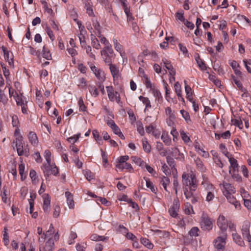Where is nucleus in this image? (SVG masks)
I'll use <instances>...</instances> for the list:
<instances>
[{
    "label": "nucleus",
    "instance_id": "nucleus-23",
    "mask_svg": "<svg viewBox=\"0 0 251 251\" xmlns=\"http://www.w3.org/2000/svg\"><path fill=\"white\" fill-rule=\"evenodd\" d=\"M42 56L48 60L52 59L51 54L50 50L44 46L42 50Z\"/></svg>",
    "mask_w": 251,
    "mask_h": 251
},
{
    "label": "nucleus",
    "instance_id": "nucleus-2",
    "mask_svg": "<svg viewBox=\"0 0 251 251\" xmlns=\"http://www.w3.org/2000/svg\"><path fill=\"white\" fill-rule=\"evenodd\" d=\"M103 60L107 65H111L115 59V54L112 47H104L100 51Z\"/></svg>",
    "mask_w": 251,
    "mask_h": 251
},
{
    "label": "nucleus",
    "instance_id": "nucleus-55",
    "mask_svg": "<svg viewBox=\"0 0 251 251\" xmlns=\"http://www.w3.org/2000/svg\"><path fill=\"white\" fill-rule=\"evenodd\" d=\"M12 122L13 126L19 127V121L18 120V117L16 115L12 116Z\"/></svg>",
    "mask_w": 251,
    "mask_h": 251
},
{
    "label": "nucleus",
    "instance_id": "nucleus-19",
    "mask_svg": "<svg viewBox=\"0 0 251 251\" xmlns=\"http://www.w3.org/2000/svg\"><path fill=\"white\" fill-rule=\"evenodd\" d=\"M65 197L67 199V202L70 208H74V201L73 200V195L69 191L65 192Z\"/></svg>",
    "mask_w": 251,
    "mask_h": 251
},
{
    "label": "nucleus",
    "instance_id": "nucleus-51",
    "mask_svg": "<svg viewBox=\"0 0 251 251\" xmlns=\"http://www.w3.org/2000/svg\"><path fill=\"white\" fill-rule=\"evenodd\" d=\"M80 135V133H79L76 135H74L73 136H71V137L68 138L67 140L70 143H71L72 144H74L79 139Z\"/></svg>",
    "mask_w": 251,
    "mask_h": 251
},
{
    "label": "nucleus",
    "instance_id": "nucleus-40",
    "mask_svg": "<svg viewBox=\"0 0 251 251\" xmlns=\"http://www.w3.org/2000/svg\"><path fill=\"white\" fill-rule=\"evenodd\" d=\"M35 198V195H31L30 199L28 200L29 204V213H32L34 209V199Z\"/></svg>",
    "mask_w": 251,
    "mask_h": 251
},
{
    "label": "nucleus",
    "instance_id": "nucleus-13",
    "mask_svg": "<svg viewBox=\"0 0 251 251\" xmlns=\"http://www.w3.org/2000/svg\"><path fill=\"white\" fill-rule=\"evenodd\" d=\"M225 196L226 197L228 201L234 205L236 208H240L241 206L240 203L236 200V198L232 194L226 193V194H225Z\"/></svg>",
    "mask_w": 251,
    "mask_h": 251
},
{
    "label": "nucleus",
    "instance_id": "nucleus-37",
    "mask_svg": "<svg viewBox=\"0 0 251 251\" xmlns=\"http://www.w3.org/2000/svg\"><path fill=\"white\" fill-rule=\"evenodd\" d=\"M89 91L91 95L94 97H97L99 95L98 90L94 86L90 85L89 87Z\"/></svg>",
    "mask_w": 251,
    "mask_h": 251
},
{
    "label": "nucleus",
    "instance_id": "nucleus-62",
    "mask_svg": "<svg viewBox=\"0 0 251 251\" xmlns=\"http://www.w3.org/2000/svg\"><path fill=\"white\" fill-rule=\"evenodd\" d=\"M29 176L34 182L36 181V172L34 170H31L29 173Z\"/></svg>",
    "mask_w": 251,
    "mask_h": 251
},
{
    "label": "nucleus",
    "instance_id": "nucleus-41",
    "mask_svg": "<svg viewBox=\"0 0 251 251\" xmlns=\"http://www.w3.org/2000/svg\"><path fill=\"white\" fill-rule=\"evenodd\" d=\"M194 192H192V196L189 198L188 200L191 199V201L192 204H195L197 202H199L200 201V198L197 195H194Z\"/></svg>",
    "mask_w": 251,
    "mask_h": 251
},
{
    "label": "nucleus",
    "instance_id": "nucleus-14",
    "mask_svg": "<svg viewBox=\"0 0 251 251\" xmlns=\"http://www.w3.org/2000/svg\"><path fill=\"white\" fill-rule=\"evenodd\" d=\"M54 248V241L51 238H50L46 243L45 246L40 247L39 251H52Z\"/></svg>",
    "mask_w": 251,
    "mask_h": 251
},
{
    "label": "nucleus",
    "instance_id": "nucleus-46",
    "mask_svg": "<svg viewBox=\"0 0 251 251\" xmlns=\"http://www.w3.org/2000/svg\"><path fill=\"white\" fill-rule=\"evenodd\" d=\"M78 104L79 106V110L81 111L85 112L87 110V107L84 103V101L82 98H79L78 101Z\"/></svg>",
    "mask_w": 251,
    "mask_h": 251
},
{
    "label": "nucleus",
    "instance_id": "nucleus-32",
    "mask_svg": "<svg viewBox=\"0 0 251 251\" xmlns=\"http://www.w3.org/2000/svg\"><path fill=\"white\" fill-rule=\"evenodd\" d=\"M91 239L93 241H106L108 240V238L104 236H100L97 234H93L90 237Z\"/></svg>",
    "mask_w": 251,
    "mask_h": 251
},
{
    "label": "nucleus",
    "instance_id": "nucleus-36",
    "mask_svg": "<svg viewBox=\"0 0 251 251\" xmlns=\"http://www.w3.org/2000/svg\"><path fill=\"white\" fill-rule=\"evenodd\" d=\"M137 126V130L138 133L141 135L143 136L145 134V131L143 125L141 122L138 121L136 123Z\"/></svg>",
    "mask_w": 251,
    "mask_h": 251
},
{
    "label": "nucleus",
    "instance_id": "nucleus-22",
    "mask_svg": "<svg viewBox=\"0 0 251 251\" xmlns=\"http://www.w3.org/2000/svg\"><path fill=\"white\" fill-rule=\"evenodd\" d=\"M232 237L234 242L238 244L239 246L241 247L244 246L245 243L244 241L242 240L240 235H239L236 232L232 233Z\"/></svg>",
    "mask_w": 251,
    "mask_h": 251
},
{
    "label": "nucleus",
    "instance_id": "nucleus-38",
    "mask_svg": "<svg viewBox=\"0 0 251 251\" xmlns=\"http://www.w3.org/2000/svg\"><path fill=\"white\" fill-rule=\"evenodd\" d=\"M144 83L145 84L147 88H150V90L153 88L154 86L152 85L150 79L148 77L147 75H144Z\"/></svg>",
    "mask_w": 251,
    "mask_h": 251
},
{
    "label": "nucleus",
    "instance_id": "nucleus-58",
    "mask_svg": "<svg viewBox=\"0 0 251 251\" xmlns=\"http://www.w3.org/2000/svg\"><path fill=\"white\" fill-rule=\"evenodd\" d=\"M92 134L95 139L97 141H101V138L100 136L99 133L97 130H94L92 131Z\"/></svg>",
    "mask_w": 251,
    "mask_h": 251
},
{
    "label": "nucleus",
    "instance_id": "nucleus-21",
    "mask_svg": "<svg viewBox=\"0 0 251 251\" xmlns=\"http://www.w3.org/2000/svg\"><path fill=\"white\" fill-rule=\"evenodd\" d=\"M184 83L185 84V91L186 92V98L190 101H192V89L187 84V82L186 80L184 81Z\"/></svg>",
    "mask_w": 251,
    "mask_h": 251
},
{
    "label": "nucleus",
    "instance_id": "nucleus-12",
    "mask_svg": "<svg viewBox=\"0 0 251 251\" xmlns=\"http://www.w3.org/2000/svg\"><path fill=\"white\" fill-rule=\"evenodd\" d=\"M113 46L116 50L118 52H119L120 54V55L121 57L124 59L125 57L126 56V53L124 51H123V46L121 44H120L118 40L114 38L113 39Z\"/></svg>",
    "mask_w": 251,
    "mask_h": 251
},
{
    "label": "nucleus",
    "instance_id": "nucleus-15",
    "mask_svg": "<svg viewBox=\"0 0 251 251\" xmlns=\"http://www.w3.org/2000/svg\"><path fill=\"white\" fill-rule=\"evenodd\" d=\"M29 142L33 146H37L38 144V139L36 134L33 131H30L28 134Z\"/></svg>",
    "mask_w": 251,
    "mask_h": 251
},
{
    "label": "nucleus",
    "instance_id": "nucleus-53",
    "mask_svg": "<svg viewBox=\"0 0 251 251\" xmlns=\"http://www.w3.org/2000/svg\"><path fill=\"white\" fill-rule=\"evenodd\" d=\"M165 113H166V114L169 117L170 119L175 118V115L174 114V112H173L171 107H167L165 109Z\"/></svg>",
    "mask_w": 251,
    "mask_h": 251
},
{
    "label": "nucleus",
    "instance_id": "nucleus-33",
    "mask_svg": "<svg viewBox=\"0 0 251 251\" xmlns=\"http://www.w3.org/2000/svg\"><path fill=\"white\" fill-rule=\"evenodd\" d=\"M180 113L182 115V116L183 118L185 119L187 123L190 124L191 123V120L190 118V116L188 112H187L186 111L182 109L180 111Z\"/></svg>",
    "mask_w": 251,
    "mask_h": 251
},
{
    "label": "nucleus",
    "instance_id": "nucleus-31",
    "mask_svg": "<svg viewBox=\"0 0 251 251\" xmlns=\"http://www.w3.org/2000/svg\"><path fill=\"white\" fill-rule=\"evenodd\" d=\"M141 243L145 246L146 247L149 249H152L153 248V245L151 242V241L145 238H141L140 239Z\"/></svg>",
    "mask_w": 251,
    "mask_h": 251
},
{
    "label": "nucleus",
    "instance_id": "nucleus-11",
    "mask_svg": "<svg viewBox=\"0 0 251 251\" xmlns=\"http://www.w3.org/2000/svg\"><path fill=\"white\" fill-rule=\"evenodd\" d=\"M44 199L43 208L44 212L46 213L49 212L50 204V198L48 194H45L43 196Z\"/></svg>",
    "mask_w": 251,
    "mask_h": 251
},
{
    "label": "nucleus",
    "instance_id": "nucleus-35",
    "mask_svg": "<svg viewBox=\"0 0 251 251\" xmlns=\"http://www.w3.org/2000/svg\"><path fill=\"white\" fill-rule=\"evenodd\" d=\"M195 59L197 64L201 70L204 71L206 70V67L204 64V61L200 57V56L196 57Z\"/></svg>",
    "mask_w": 251,
    "mask_h": 251
},
{
    "label": "nucleus",
    "instance_id": "nucleus-8",
    "mask_svg": "<svg viewBox=\"0 0 251 251\" xmlns=\"http://www.w3.org/2000/svg\"><path fill=\"white\" fill-rule=\"evenodd\" d=\"M225 155L228 158V161L230 163V170L229 173H231V172H236L238 170L239 165L237 160L234 157H232L231 155H228L229 154L228 152L226 151V153L224 152Z\"/></svg>",
    "mask_w": 251,
    "mask_h": 251
},
{
    "label": "nucleus",
    "instance_id": "nucleus-3",
    "mask_svg": "<svg viewBox=\"0 0 251 251\" xmlns=\"http://www.w3.org/2000/svg\"><path fill=\"white\" fill-rule=\"evenodd\" d=\"M106 89L109 100L113 101L115 100L118 103H121V98L119 93L116 92L114 90V88L112 86H106Z\"/></svg>",
    "mask_w": 251,
    "mask_h": 251
},
{
    "label": "nucleus",
    "instance_id": "nucleus-24",
    "mask_svg": "<svg viewBox=\"0 0 251 251\" xmlns=\"http://www.w3.org/2000/svg\"><path fill=\"white\" fill-rule=\"evenodd\" d=\"M161 139L166 146H169L172 143L171 139L166 132L164 131L162 133Z\"/></svg>",
    "mask_w": 251,
    "mask_h": 251
},
{
    "label": "nucleus",
    "instance_id": "nucleus-39",
    "mask_svg": "<svg viewBox=\"0 0 251 251\" xmlns=\"http://www.w3.org/2000/svg\"><path fill=\"white\" fill-rule=\"evenodd\" d=\"M25 168V165L23 163L19 164V172L21 176V178L22 180H24L26 177L25 175H24Z\"/></svg>",
    "mask_w": 251,
    "mask_h": 251
},
{
    "label": "nucleus",
    "instance_id": "nucleus-57",
    "mask_svg": "<svg viewBox=\"0 0 251 251\" xmlns=\"http://www.w3.org/2000/svg\"><path fill=\"white\" fill-rule=\"evenodd\" d=\"M92 25L96 31H99L101 29V27L97 20H93Z\"/></svg>",
    "mask_w": 251,
    "mask_h": 251
},
{
    "label": "nucleus",
    "instance_id": "nucleus-42",
    "mask_svg": "<svg viewBox=\"0 0 251 251\" xmlns=\"http://www.w3.org/2000/svg\"><path fill=\"white\" fill-rule=\"evenodd\" d=\"M243 63L248 72L251 74V59H244Z\"/></svg>",
    "mask_w": 251,
    "mask_h": 251
},
{
    "label": "nucleus",
    "instance_id": "nucleus-63",
    "mask_svg": "<svg viewBox=\"0 0 251 251\" xmlns=\"http://www.w3.org/2000/svg\"><path fill=\"white\" fill-rule=\"evenodd\" d=\"M85 8L86 9L87 13L89 16H93L94 15V12L92 7V5L89 4V5H85Z\"/></svg>",
    "mask_w": 251,
    "mask_h": 251
},
{
    "label": "nucleus",
    "instance_id": "nucleus-6",
    "mask_svg": "<svg viewBox=\"0 0 251 251\" xmlns=\"http://www.w3.org/2000/svg\"><path fill=\"white\" fill-rule=\"evenodd\" d=\"M201 228L205 230H210L213 227L212 223L210 219L207 216L201 217Z\"/></svg>",
    "mask_w": 251,
    "mask_h": 251
},
{
    "label": "nucleus",
    "instance_id": "nucleus-64",
    "mask_svg": "<svg viewBox=\"0 0 251 251\" xmlns=\"http://www.w3.org/2000/svg\"><path fill=\"white\" fill-rule=\"evenodd\" d=\"M232 177L235 179L236 180L238 181H240L242 180V177L240 176H239L236 172H231V173H230Z\"/></svg>",
    "mask_w": 251,
    "mask_h": 251
},
{
    "label": "nucleus",
    "instance_id": "nucleus-27",
    "mask_svg": "<svg viewBox=\"0 0 251 251\" xmlns=\"http://www.w3.org/2000/svg\"><path fill=\"white\" fill-rule=\"evenodd\" d=\"M160 179V184L162 185L166 191H168L167 187L170 183V179L168 177L165 176L161 177Z\"/></svg>",
    "mask_w": 251,
    "mask_h": 251
},
{
    "label": "nucleus",
    "instance_id": "nucleus-61",
    "mask_svg": "<svg viewBox=\"0 0 251 251\" xmlns=\"http://www.w3.org/2000/svg\"><path fill=\"white\" fill-rule=\"evenodd\" d=\"M167 162L170 167L172 168L175 167V163L174 159L171 156H167L166 157Z\"/></svg>",
    "mask_w": 251,
    "mask_h": 251
},
{
    "label": "nucleus",
    "instance_id": "nucleus-26",
    "mask_svg": "<svg viewBox=\"0 0 251 251\" xmlns=\"http://www.w3.org/2000/svg\"><path fill=\"white\" fill-rule=\"evenodd\" d=\"M144 179L146 180L147 187L149 188L152 193L156 194L157 191V188L154 186L153 183L150 181V179L146 178L145 177H144Z\"/></svg>",
    "mask_w": 251,
    "mask_h": 251
},
{
    "label": "nucleus",
    "instance_id": "nucleus-25",
    "mask_svg": "<svg viewBox=\"0 0 251 251\" xmlns=\"http://www.w3.org/2000/svg\"><path fill=\"white\" fill-rule=\"evenodd\" d=\"M90 37L92 47L97 50L100 49V45L99 43V41L96 37V36L94 34L91 33V34L90 35Z\"/></svg>",
    "mask_w": 251,
    "mask_h": 251
},
{
    "label": "nucleus",
    "instance_id": "nucleus-20",
    "mask_svg": "<svg viewBox=\"0 0 251 251\" xmlns=\"http://www.w3.org/2000/svg\"><path fill=\"white\" fill-rule=\"evenodd\" d=\"M92 71L95 74L96 76L100 80H103L102 72L98 69L95 65H92L90 66Z\"/></svg>",
    "mask_w": 251,
    "mask_h": 251
},
{
    "label": "nucleus",
    "instance_id": "nucleus-34",
    "mask_svg": "<svg viewBox=\"0 0 251 251\" xmlns=\"http://www.w3.org/2000/svg\"><path fill=\"white\" fill-rule=\"evenodd\" d=\"M138 98L146 105V108L151 107L150 100L148 98L140 96Z\"/></svg>",
    "mask_w": 251,
    "mask_h": 251
},
{
    "label": "nucleus",
    "instance_id": "nucleus-54",
    "mask_svg": "<svg viewBox=\"0 0 251 251\" xmlns=\"http://www.w3.org/2000/svg\"><path fill=\"white\" fill-rule=\"evenodd\" d=\"M46 31L47 33L48 34V35L49 36L50 38V40L51 41H53L55 39V37H54L53 32L51 30V29L49 27H47L46 28Z\"/></svg>",
    "mask_w": 251,
    "mask_h": 251
},
{
    "label": "nucleus",
    "instance_id": "nucleus-29",
    "mask_svg": "<svg viewBox=\"0 0 251 251\" xmlns=\"http://www.w3.org/2000/svg\"><path fill=\"white\" fill-rule=\"evenodd\" d=\"M184 211L187 215H190L192 213L194 214L195 212L193 209V206L189 202H186L184 205Z\"/></svg>",
    "mask_w": 251,
    "mask_h": 251
},
{
    "label": "nucleus",
    "instance_id": "nucleus-56",
    "mask_svg": "<svg viewBox=\"0 0 251 251\" xmlns=\"http://www.w3.org/2000/svg\"><path fill=\"white\" fill-rule=\"evenodd\" d=\"M232 79L235 83V84L236 85L237 87L239 88L240 89H242L243 88V85L241 81L237 79L235 76H232Z\"/></svg>",
    "mask_w": 251,
    "mask_h": 251
},
{
    "label": "nucleus",
    "instance_id": "nucleus-30",
    "mask_svg": "<svg viewBox=\"0 0 251 251\" xmlns=\"http://www.w3.org/2000/svg\"><path fill=\"white\" fill-rule=\"evenodd\" d=\"M43 172L44 174V176H46V179H47L48 177H49V176L51 175L50 171L51 164H50V165H48V164H45L43 165Z\"/></svg>",
    "mask_w": 251,
    "mask_h": 251
},
{
    "label": "nucleus",
    "instance_id": "nucleus-7",
    "mask_svg": "<svg viewBox=\"0 0 251 251\" xmlns=\"http://www.w3.org/2000/svg\"><path fill=\"white\" fill-rule=\"evenodd\" d=\"M180 203L177 199H174L173 203L169 209L170 215L176 218L177 216V212L179 209Z\"/></svg>",
    "mask_w": 251,
    "mask_h": 251
},
{
    "label": "nucleus",
    "instance_id": "nucleus-45",
    "mask_svg": "<svg viewBox=\"0 0 251 251\" xmlns=\"http://www.w3.org/2000/svg\"><path fill=\"white\" fill-rule=\"evenodd\" d=\"M19 145H15L18 154L19 156L24 155V150L23 148V144L19 143Z\"/></svg>",
    "mask_w": 251,
    "mask_h": 251
},
{
    "label": "nucleus",
    "instance_id": "nucleus-16",
    "mask_svg": "<svg viewBox=\"0 0 251 251\" xmlns=\"http://www.w3.org/2000/svg\"><path fill=\"white\" fill-rule=\"evenodd\" d=\"M165 68L168 70L169 74L172 76H174L176 74V71L170 62L168 61L166 58L162 60Z\"/></svg>",
    "mask_w": 251,
    "mask_h": 251
},
{
    "label": "nucleus",
    "instance_id": "nucleus-1",
    "mask_svg": "<svg viewBox=\"0 0 251 251\" xmlns=\"http://www.w3.org/2000/svg\"><path fill=\"white\" fill-rule=\"evenodd\" d=\"M182 183L184 195L186 199H188L192 196V192H195L198 187L196 175L192 172L184 173L182 176Z\"/></svg>",
    "mask_w": 251,
    "mask_h": 251
},
{
    "label": "nucleus",
    "instance_id": "nucleus-59",
    "mask_svg": "<svg viewBox=\"0 0 251 251\" xmlns=\"http://www.w3.org/2000/svg\"><path fill=\"white\" fill-rule=\"evenodd\" d=\"M1 66L2 69L3 74L4 76L7 78V77L10 75L9 71L6 69V67L4 64L1 63Z\"/></svg>",
    "mask_w": 251,
    "mask_h": 251
},
{
    "label": "nucleus",
    "instance_id": "nucleus-50",
    "mask_svg": "<svg viewBox=\"0 0 251 251\" xmlns=\"http://www.w3.org/2000/svg\"><path fill=\"white\" fill-rule=\"evenodd\" d=\"M84 49H85L87 54L89 55V56L90 58H91L93 59H95V55L92 52V48H91V46H86V48H85Z\"/></svg>",
    "mask_w": 251,
    "mask_h": 251
},
{
    "label": "nucleus",
    "instance_id": "nucleus-44",
    "mask_svg": "<svg viewBox=\"0 0 251 251\" xmlns=\"http://www.w3.org/2000/svg\"><path fill=\"white\" fill-rule=\"evenodd\" d=\"M44 153V157L47 161L46 164H48V165H50V164H51V152L49 150H46L45 151Z\"/></svg>",
    "mask_w": 251,
    "mask_h": 251
},
{
    "label": "nucleus",
    "instance_id": "nucleus-52",
    "mask_svg": "<svg viewBox=\"0 0 251 251\" xmlns=\"http://www.w3.org/2000/svg\"><path fill=\"white\" fill-rule=\"evenodd\" d=\"M214 198L215 195L214 193L211 191H209L207 192V194L206 195V201L209 202L210 201H212Z\"/></svg>",
    "mask_w": 251,
    "mask_h": 251
},
{
    "label": "nucleus",
    "instance_id": "nucleus-4",
    "mask_svg": "<svg viewBox=\"0 0 251 251\" xmlns=\"http://www.w3.org/2000/svg\"><path fill=\"white\" fill-rule=\"evenodd\" d=\"M222 236L217 238L214 242V246L217 249L216 251H223L225 248L226 239V234L225 233H223Z\"/></svg>",
    "mask_w": 251,
    "mask_h": 251
},
{
    "label": "nucleus",
    "instance_id": "nucleus-18",
    "mask_svg": "<svg viewBox=\"0 0 251 251\" xmlns=\"http://www.w3.org/2000/svg\"><path fill=\"white\" fill-rule=\"evenodd\" d=\"M223 187L224 189L223 192L224 195H225V194H226V193L231 194L235 193L236 191L234 187L228 183H224Z\"/></svg>",
    "mask_w": 251,
    "mask_h": 251
},
{
    "label": "nucleus",
    "instance_id": "nucleus-43",
    "mask_svg": "<svg viewBox=\"0 0 251 251\" xmlns=\"http://www.w3.org/2000/svg\"><path fill=\"white\" fill-rule=\"evenodd\" d=\"M151 91H152V93L153 94V96L156 98V99H157L158 100L162 98L161 94L157 88H156L155 87H154L153 88H152Z\"/></svg>",
    "mask_w": 251,
    "mask_h": 251
},
{
    "label": "nucleus",
    "instance_id": "nucleus-28",
    "mask_svg": "<svg viewBox=\"0 0 251 251\" xmlns=\"http://www.w3.org/2000/svg\"><path fill=\"white\" fill-rule=\"evenodd\" d=\"M142 141L144 151L147 153L150 152L151 150V146L149 144L147 139L145 137L142 139Z\"/></svg>",
    "mask_w": 251,
    "mask_h": 251
},
{
    "label": "nucleus",
    "instance_id": "nucleus-49",
    "mask_svg": "<svg viewBox=\"0 0 251 251\" xmlns=\"http://www.w3.org/2000/svg\"><path fill=\"white\" fill-rule=\"evenodd\" d=\"M199 228L197 227H193L189 232V234L192 237H196L199 235Z\"/></svg>",
    "mask_w": 251,
    "mask_h": 251
},
{
    "label": "nucleus",
    "instance_id": "nucleus-9",
    "mask_svg": "<svg viewBox=\"0 0 251 251\" xmlns=\"http://www.w3.org/2000/svg\"><path fill=\"white\" fill-rule=\"evenodd\" d=\"M217 225L223 232V233H225L228 227V223L224 215L219 216L217 220Z\"/></svg>",
    "mask_w": 251,
    "mask_h": 251
},
{
    "label": "nucleus",
    "instance_id": "nucleus-48",
    "mask_svg": "<svg viewBox=\"0 0 251 251\" xmlns=\"http://www.w3.org/2000/svg\"><path fill=\"white\" fill-rule=\"evenodd\" d=\"M180 134L181 138L185 143H188L190 141V139L189 137L186 134L185 131L183 130H180Z\"/></svg>",
    "mask_w": 251,
    "mask_h": 251
},
{
    "label": "nucleus",
    "instance_id": "nucleus-17",
    "mask_svg": "<svg viewBox=\"0 0 251 251\" xmlns=\"http://www.w3.org/2000/svg\"><path fill=\"white\" fill-rule=\"evenodd\" d=\"M107 65L109 67V69L113 78H117L119 75L118 67L116 65L113 64L112 63H111V65Z\"/></svg>",
    "mask_w": 251,
    "mask_h": 251
},
{
    "label": "nucleus",
    "instance_id": "nucleus-60",
    "mask_svg": "<svg viewBox=\"0 0 251 251\" xmlns=\"http://www.w3.org/2000/svg\"><path fill=\"white\" fill-rule=\"evenodd\" d=\"M126 233V237L132 241H135L137 240V238L132 233L128 232L127 231L126 232H125Z\"/></svg>",
    "mask_w": 251,
    "mask_h": 251
},
{
    "label": "nucleus",
    "instance_id": "nucleus-47",
    "mask_svg": "<svg viewBox=\"0 0 251 251\" xmlns=\"http://www.w3.org/2000/svg\"><path fill=\"white\" fill-rule=\"evenodd\" d=\"M7 98L4 93V91L0 89V102L5 104L7 102Z\"/></svg>",
    "mask_w": 251,
    "mask_h": 251
},
{
    "label": "nucleus",
    "instance_id": "nucleus-10",
    "mask_svg": "<svg viewBox=\"0 0 251 251\" xmlns=\"http://www.w3.org/2000/svg\"><path fill=\"white\" fill-rule=\"evenodd\" d=\"M1 50L3 52V55L5 60L8 61V64L10 66L14 67L13 54H12V55L10 57L9 54V51L7 49L6 47L3 46L1 47Z\"/></svg>",
    "mask_w": 251,
    "mask_h": 251
},
{
    "label": "nucleus",
    "instance_id": "nucleus-5",
    "mask_svg": "<svg viewBox=\"0 0 251 251\" xmlns=\"http://www.w3.org/2000/svg\"><path fill=\"white\" fill-rule=\"evenodd\" d=\"M250 222L249 221H245L243 223L241 229L243 238L250 243L251 242V235L250 233Z\"/></svg>",
    "mask_w": 251,
    "mask_h": 251
}]
</instances>
